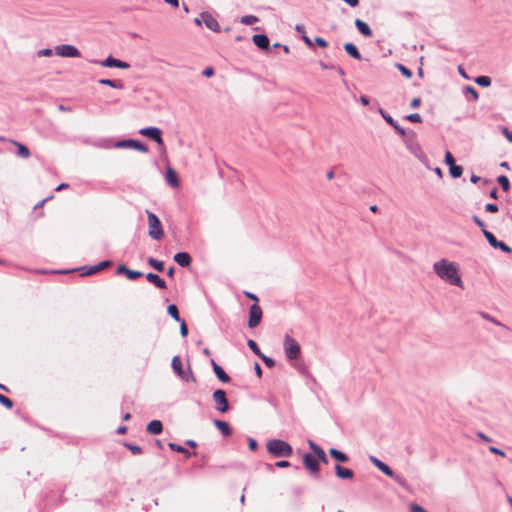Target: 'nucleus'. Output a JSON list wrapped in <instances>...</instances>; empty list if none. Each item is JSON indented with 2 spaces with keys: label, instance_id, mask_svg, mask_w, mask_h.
Returning <instances> with one entry per match:
<instances>
[{
  "label": "nucleus",
  "instance_id": "obj_10",
  "mask_svg": "<svg viewBox=\"0 0 512 512\" xmlns=\"http://www.w3.org/2000/svg\"><path fill=\"white\" fill-rule=\"evenodd\" d=\"M483 235L486 238V240L488 241V243L493 248L500 249L501 251H503L505 253H511L512 252V248L511 247H509L503 241L497 240L496 237L493 235V233H491L487 229H483Z\"/></svg>",
  "mask_w": 512,
  "mask_h": 512
},
{
  "label": "nucleus",
  "instance_id": "obj_30",
  "mask_svg": "<svg viewBox=\"0 0 512 512\" xmlns=\"http://www.w3.org/2000/svg\"><path fill=\"white\" fill-rule=\"evenodd\" d=\"M99 83L101 85H106L115 89H123L124 85L121 81L110 80V79H100Z\"/></svg>",
  "mask_w": 512,
  "mask_h": 512
},
{
  "label": "nucleus",
  "instance_id": "obj_24",
  "mask_svg": "<svg viewBox=\"0 0 512 512\" xmlns=\"http://www.w3.org/2000/svg\"><path fill=\"white\" fill-rule=\"evenodd\" d=\"M355 26L356 28L358 29V31L365 37H371L373 35L372 33V30L371 28L369 27V25L360 20V19H356L355 20Z\"/></svg>",
  "mask_w": 512,
  "mask_h": 512
},
{
  "label": "nucleus",
  "instance_id": "obj_21",
  "mask_svg": "<svg viewBox=\"0 0 512 512\" xmlns=\"http://www.w3.org/2000/svg\"><path fill=\"white\" fill-rule=\"evenodd\" d=\"M335 474L338 478L347 480L352 479L354 476V472L351 469L342 467L338 464L335 466Z\"/></svg>",
  "mask_w": 512,
  "mask_h": 512
},
{
  "label": "nucleus",
  "instance_id": "obj_38",
  "mask_svg": "<svg viewBox=\"0 0 512 512\" xmlns=\"http://www.w3.org/2000/svg\"><path fill=\"white\" fill-rule=\"evenodd\" d=\"M258 21V18L254 15H244L241 17L240 22L244 25H252Z\"/></svg>",
  "mask_w": 512,
  "mask_h": 512
},
{
  "label": "nucleus",
  "instance_id": "obj_9",
  "mask_svg": "<svg viewBox=\"0 0 512 512\" xmlns=\"http://www.w3.org/2000/svg\"><path fill=\"white\" fill-rule=\"evenodd\" d=\"M115 148H133L135 150H138L142 153H148L149 149L146 145L141 143L138 140L134 139H125V140H119L114 144Z\"/></svg>",
  "mask_w": 512,
  "mask_h": 512
},
{
  "label": "nucleus",
  "instance_id": "obj_39",
  "mask_svg": "<svg viewBox=\"0 0 512 512\" xmlns=\"http://www.w3.org/2000/svg\"><path fill=\"white\" fill-rule=\"evenodd\" d=\"M498 183L502 187L504 191H508L510 188V183L508 178L505 175H500L497 179Z\"/></svg>",
  "mask_w": 512,
  "mask_h": 512
},
{
  "label": "nucleus",
  "instance_id": "obj_43",
  "mask_svg": "<svg viewBox=\"0 0 512 512\" xmlns=\"http://www.w3.org/2000/svg\"><path fill=\"white\" fill-rule=\"evenodd\" d=\"M80 270H83L84 272L81 274L83 276H89L98 273L96 265L89 266V267H83Z\"/></svg>",
  "mask_w": 512,
  "mask_h": 512
},
{
  "label": "nucleus",
  "instance_id": "obj_49",
  "mask_svg": "<svg viewBox=\"0 0 512 512\" xmlns=\"http://www.w3.org/2000/svg\"><path fill=\"white\" fill-rule=\"evenodd\" d=\"M111 265H112V262L110 260H105V261H102V262L96 264V267H97L98 272H100Z\"/></svg>",
  "mask_w": 512,
  "mask_h": 512
},
{
  "label": "nucleus",
  "instance_id": "obj_11",
  "mask_svg": "<svg viewBox=\"0 0 512 512\" xmlns=\"http://www.w3.org/2000/svg\"><path fill=\"white\" fill-rule=\"evenodd\" d=\"M139 133L142 136L154 140L158 145H163L162 131L157 127H145L140 129Z\"/></svg>",
  "mask_w": 512,
  "mask_h": 512
},
{
  "label": "nucleus",
  "instance_id": "obj_42",
  "mask_svg": "<svg viewBox=\"0 0 512 512\" xmlns=\"http://www.w3.org/2000/svg\"><path fill=\"white\" fill-rule=\"evenodd\" d=\"M124 446L127 449H129L132 452V454H134V455H139L142 453V448L138 445L125 443Z\"/></svg>",
  "mask_w": 512,
  "mask_h": 512
},
{
  "label": "nucleus",
  "instance_id": "obj_52",
  "mask_svg": "<svg viewBox=\"0 0 512 512\" xmlns=\"http://www.w3.org/2000/svg\"><path fill=\"white\" fill-rule=\"evenodd\" d=\"M445 163H446L448 166L455 164L454 157L452 156V154H451L449 151H447V152L445 153Z\"/></svg>",
  "mask_w": 512,
  "mask_h": 512
},
{
  "label": "nucleus",
  "instance_id": "obj_6",
  "mask_svg": "<svg viewBox=\"0 0 512 512\" xmlns=\"http://www.w3.org/2000/svg\"><path fill=\"white\" fill-rule=\"evenodd\" d=\"M172 369L174 373L179 376L184 381H192L195 382L196 379L191 372L190 368H188V371H184L182 368V361L179 356H174L172 359Z\"/></svg>",
  "mask_w": 512,
  "mask_h": 512
},
{
  "label": "nucleus",
  "instance_id": "obj_20",
  "mask_svg": "<svg viewBox=\"0 0 512 512\" xmlns=\"http://www.w3.org/2000/svg\"><path fill=\"white\" fill-rule=\"evenodd\" d=\"M118 274H124L130 280H135L142 276V272L128 269L125 265H119L117 268Z\"/></svg>",
  "mask_w": 512,
  "mask_h": 512
},
{
  "label": "nucleus",
  "instance_id": "obj_25",
  "mask_svg": "<svg viewBox=\"0 0 512 512\" xmlns=\"http://www.w3.org/2000/svg\"><path fill=\"white\" fill-rule=\"evenodd\" d=\"M146 430L152 435H158L163 430L162 422L159 420H152L148 423Z\"/></svg>",
  "mask_w": 512,
  "mask_h": 512
},
{
  "label": "nucleus",
  "instance_id": "obj_18",
  "mask_svg": "<svg viewBox=\"0 0 512 512\" xmlns=\"http://www.w3.org/2000/svg\"><path fill=\"white\" fill-rule=\"evenodd\" d=\"M174 261L181 267H188L192 262V258L187 252H178L174 255Z\"/></svg>",
  "mask_w": 512,
  "mask_h": 512
},
{
  "label": "nucleus",
  "instance_id": "obj_16",
  "mask_svg": "<svg viewBox=\"0 0 512 512\" xmlns=\"http://www.w3.org/2000/svg\"><path fill=\"white\" fill-rule=\"evenodd\" d=\"M308 445L311 448V450L314 452L315 456L317 457L316 459L318 460V462H322L325 464L328 463V459H327V456H326L324 450L318 444H316L312 440H308Z\"/></svg>",
  "mask_w": 512,
  "mask_h": 512
},
{
  "label": "nucleus",
  "instance_id": "obj_47",
  "mask_svg": "<svg viewBox=\"0 0 512 512\" xmlns=\"http://www.w3.org/2000/svg\"><path fill=\"white\" fill-rule=\"evenodd\" d=\"M0 403L7 407L8 409H11L13 407V402L6 396L0 394Z\"/></svg>",
  "mask_w": 512,
  "mask_h": 512
},
{
  "label": "nucleus",
  "instance_id": "obj_62",
  "mask_svg": "<svg viewBox=\"0 0 512 512\" xmlns=\"http://www.w3.org/2000/svg\"><path fill=\"white\" fill-rule=\"evenodd\" d=\"M302 40L305 42L306 45L308 46H312L313 45V42L312 40L306 35H302Z\"/></svg>",
  "mask_w": 512,
  "mask_h": 512
},
{
  "label": "nucleus",
  "instance_id": "obj_59",
  "mask_svg": "<svg viewBox=\"0 0 512 512\" xmlns=\"http://www.w3.org/2000/svg\"><path fill=\"white\" fill-rule=\"evenodd\" d=\"M214 74V69L212 67H207L203 70V75L205 77H211Z\"/></svg>",
  "mask_w": 512,
  "mask_h": 512
},
{
  "label": "nucleus",
  "instance_id": "obj_3",
  "mask_svg": "<svg viewBox=\"0 0 512 512\" xmlns=\"http://www.w3.org/2000/svg\"><path fill=\"white\" fill-rule=\"evenodd\" d=\"M146 214L148 219V235L153 240H161L164 236V231L158 216L149 210H146Z\"/></svg>",
  "mask_w": 512,
  "mask_h": 512
},
{
  "label": "nucleus",
  "instance_id": "obj_33",
  "mask_svg": "<svg viewBox=\"0 0 512 512\" xmlns=\"http://www.w3.org/2000/svg\"><path fill=\"white\" fill-rule=\"evenodd\" d=\"M449 172L453 178H459L463 173V168L461 166L453 164L449 166Z\"/></svg>",
  "mask_w": 512,
  "mask_h": 512
},
{
  "label": "nucleus",
  "instance_id": "obj_60",
  "mask_svg": "<svg viewBox=\"0 0 512 512\" xmlns=\"http://www.w3.org/2000/svg\"><path fill=\"white\" fill-rule=\"evenodd\" d=\"M254 370H255L256 375H257L259 378H261V376H262V369H261V367H260L259 363H257V362L255 363V365H254Z\"/></svg>",
  "mask_w": 512,
  "mask_h": 512
},
{
  "label": "nucleus",
  "instance_id": "obj_5",
  "mask_svg": "<svg viewBox=\"0 0 512 512\" xmlns=\"http://www.w3.org/2000/svg\"><path fill=\"white\" fill-rule=\"evenodd\" d=\"M284 351L289 360L297 359L301 352L299 343L289 335L284 338Z\"/></svg>",
  "mask_w": 512,
  "mask_h": 512
},
{
  "label": "nucleus",
  "instance_id": "obj_57",
  "mask_svg": "<svg viewBox=\"0 0 512 512\" xmlns=\"http://www.w3.org/2000/svg\"><path fill=\"white\" fill-rule=\"evenodd\" d=\"M502 133L506 139L512 143V131H510L508 128H503Z\"/></svg>",
  "mask_w": 512,
  "mask_h": 512
},
{
  "label": "nucleus",
  "instance_id": "obj_40",
  "mask_svg": "<svg viewBox=\"0 0 512 512\" xmlns=\"http://www.w3.org/2000/svg\"><path fill=\"white\" fill-rule=\"evenodd\" d=\"M247 345L255 355H257L258 357L262 355L261 350L259 349L257 343L254 340H248Z\"/></svg>",
  "mask_w": 512,
  "mask_h": 512
},
{
  "label": "nucleus",
  "instance_id": "obj_14",
  "mask_svg": "<svg viewBox=\"0 0 512 512\" xmlns=\"http://www.w3.org/2000/svg\"><path fill=\"white\" fill-rule=\"evenodd\" d=\"M200 17L208 29H210L213 32L220 31V25L218 21L211 14L203 12L200 14Z\"/></svg>",
  "mask_w": 512,
  "mask_h": 512
},
{
  "label": "nucleus",
  "instance_id": "obj_31",
  "mask_svg": "<svg viewBox=\"0 0 512 512\" xmlns=\"http://www.w3.org/2000/svg\"><path fill=\"white\" fill-rule=\"evenodd\" d=\"M169 448L173 451H176V452H179V453H183L185 455L186 458H189L192 453L189 452L187 449H185L183 446L179 445V444H176V443H173V442H170L168 444Z\"/></svg>",
  "mask_w": 512,
  "mask_h": 512
},
{
  "label": "nucleus",
  "instance_id": "obj_32",
  "mask_svg": "<svg viewBox=\"0 0 512 512\" xmlns=\"http://www.w3.org/2000/svg\"><path fill=\"white\" fill-rule=\"evenodd\" d=\"M15 145L18 148V151H17L18 156H20L22 158H28L30 156V151L25 145L18 143V142H15Z\"/></svg>",
  "mask_w": 512,
  "mask_h": 512
},
{
  "label": "nucleus",
  "instance_id": "obj_35",
  "mask_svg": "<svg viewBox=\"0 0 512 512\" xmlns=\"http://www.w3.org/2000/svg\"><path fill=\"white\" fill-rule=\"evenodd\" d=\"M168 314L177 322L181 321L179 311L176 305L170 304L167 308Z\"/></svg>",
  "mask_w": 512,
  "mask_h": 512
},
{
  "label": "nucleus",
  "instance_id": "obj_4",
  "mask_svg": "<svg viewBox=\"0 0 512 512\" xmlns=\"http://www.w3.org/2000/svg\"><path fill=\"white\" fill-rule=\"evenodd\" d=\"M369 460L375 467H377L381 472H383L388 477L392 478L400 486L404 488L407 487L406 479L403 476L396 474L386 463H384L375 456H370Z\"/></svg>",
  "mask_w": 512,
  "mask_h": 512
},
{
  "label": "nucleus",
  "instance_id": "obj_54",
  "mask_svg": "<svg viewBox=\"0 0 512 512\" xmlns=\"http://www.w3.org/2000/svg\"><path fill=\"white\" fill-rule=\"evenodd\" d=\"M180 322V334L183 336V337H186L187 334H188V329H187V326H186V323L184 320H181L179 321Z\"/></svg>",
  "mask_w": 512,
  "mask_h": 512
},
{
  "label": "nucleus",
  "instance_id": "obj_46",
  "mask_svg": "<svg viewBox=\"0 0 512 512\" xmlns=\"http://www.w3.org/2000/svg\"><path fill=\"white\" fill-rule=\"evenodd\" d=\"M405 119L412 123H420L422 121V117L418 113L409 114Z\"/></svg>",
  "mask_w": 512,
  "mask_h": 512
},
{
  "label": "nucleus",
  "instance_id": "obj_17",
  "mask_svg": "<svg viewBox=\"0 0 512 512\" xmlns=\"http://www.w3.org/2000/svg\"><path fill=\"white\" fill-rule=\"evenodd\" d=\"M379 113L381 114V116L383 117V119L388 123L390 124L396 131L399 135L401 136H404L405 135V130L398 125L397 121H395L393 119V117H391L389 114H387L382 108L379 109Z\"/></svg>",
  "mask_w": 512,
  "mask_h": 512
},
{
  "label": "nucleus",
  "instance_id": "obj_23",
  "mask_svg": "<svg viewBox=\"0 0 512 512\" xmlns=\"http://www.w3.org/2000/svg\"><path fill=\"white\" fill-rule=\"evenodd\" d=\"M146 279L148 282L154 284L159 289H166L167 287L165 281L157 274H154L152 272L146 275Z\"/></svg>",
  "mask_w": 512,
  "mask_h": 512
},
{
  "label": "nucleus",
  "instance_id": "obj_13",
  "mask_svg": "<svg viewBox=\"0 0 512 512\" xmlns=\"http://www.w3.org/2000/svg\"><path fill=\"white\" fill-rule=\"evenodd\" d=\"M303 464L306 467V469H308L310 471V473L312 475H314V476L319 475V470H320L319 462L313 455H311L310 453H306L303 456Z\"/></svg>",
  "mask_w": 512,
  "mask_h": 512
},
{
  "label": "nucleus",
  "instance_id": "obj_56",
  "mask_svg": "<svg viewBox=\"0 0 512 512\" xmlns=\"http://www.w3.org/2000/svg\"><path fill=\"white\" fill-rule=\"evenodd\" d=\"M248 446L249 449L254 451L257 448V441L251 437H248Z\"/></svg>",
  "mask_w": 512,
  "mask_h": 512
},
{
  "label": "nucleus",
  "instance_id": "obj_50",
  "mask_svg": "<svg viewBox=\"0 0 512 512\" xmlns=\"http://www.w3.org/2000/svg\"><path fill=\"white\" fill-rule=\"evenodd\" d=\"M472 220L473 222L479 227L481 228V231L483 232V229H486L485 228V223L477 216V215H473L472 216Z\"/></svg>",
  "mask_w": 512,
  "mask_h": 512
},
{
  "label": "nucleus",
  "instance_id": "obj_1",
  "mask_svg": "<svg viewBox=\"0 0 512 512\" xmlns=\"http://www.w3.org/2000/svg\"><path fill=\"white\" fill-rule=\"evenodd\" d=\"M435 274L443 281L463 288V281L459 275V268L455 262L441 259L433 264Z\"/></svg>",
  "mask_w": 512,
  "mask_h": 512
},
{
  "label": "nucleus",
  "instance_id": "obj_51",
  "mask_svg": "<svg viewBox=\"0 0 512 512\" xmlns=\"http://www.w3.org/2000/svg\"><path fill=\"white\" fill-rule=\"evenodd\" d=\"M485 210L490 213H496L498 211V206L494 203H488L485 205Z\"/></svg>",
  "mask_w": 512,
  "mask_h": 512
},
{
  "label": "nucleus",
  "instance_id": "obj_2",
  "mask_svg": "<svg viewBox=\"0 0 512 512\" xmlns=\"http://www.w3.org/2000/svg\"><path fill=\"white\" fill-rule=\"evenodd\" d=\"M267 451L274 457H290L293 454L292 446L280 439H271L266 444Z\"/></svg>",
  "mask_w": 512,
  "mask_h": 512
},
{
  "label": "nucleus",
  "instance_id": "obj_41",
  "mask_svg": "<svg viewBox=\"0 0 512 512\" xmlns=\"http://www.w3.org/2000/svg\"><path fill=\"white\" fill-rule=\"evenodd\" d=\"M464 93L471 95V97L474 101H477L479 98V94H478L477 90L472 86H466L464 88Z\"/></svg>",
  "mask_w": 512,
  "mask_h": 512
},
{
  "label": "nucleus",
  "instance_id": "obj_34",
  "mask_svg": "<svg viewBox=\"0 0 512 512\" xmlns=\"http://www.w3.org/2000/svg\"><path fill=\"white\" fill-rule=\"evenodd\" d=\"M148 264L159 272H162L164 270V263L152 257L148 259Z\"/></svg>",
  "mask_w": 512,
  "mask_h": 512
},
{
  "label": "nucleus",
  "instance_id": "obj_58",
  "mask_svg": "<svg viewBox=\"0 0 512 512\" xmlns=\"http://www.w3.org/2000/svg\"><path fill=\"white\" fill-rule=\"evenodd\" d=\"M275 466L279 467V468H287V467L290 466V462H288L286 460H280V461L275 463Z\"/></svg>",
  "mask_w": 512,
  "mask_h": 512
},
{
  "label": "nucleus",
  "instance_id": "obj_55",
  "mask_svg": "<svg viewBox=\"0 0 512 512\" xmlns=\"http://www.w3.org/2000/svg\"><path fill=\"white\" fill-rule=\"evenodd\" d=\"M489 451H490L491 453H494V454L500 455V456H502V457H504V456H505V452H504L503 450H501V449H499V448H497V447H494V446L489 447Z\"/></svg>",
  "mask_w": 512,
  "mask_h": 512
},
{
  "label": "nucleus",
  "instance_id": "obj_8",
  "mask_svg": "<svg viewBox=\"0 0 512 512\" xmlns=\"http://www.w3.org/2000/svg\"><path fill=\"white\" fill-rule=\"evenodd\" d=\"M55 53L60 57L77 58L81 56V52L73 45L62 44L55 47Z\"/></svg>",
  "mask_w": 512,
  "mask_h": 512
},
{
  "label": "nucleus",
  "instance_id": "obj_63",
  "mask_svg": "<svg viewBox=\"0 0 512 512\" xmlns=\"http://www.w3.org/2000/svg\"><path fill=\"white\" fill-rule=\"evenodd\" d=\"M295 30L299 33H302V35L306 34L305 27L301 24H297L295 26Z\"/></svg>",
  "mask_w": 512,
  "mask_h": 512
},
{
  "label": "nucleus",
  "instance_id": "obj_28",
  "mask_svg": "<svg viewBox=\"0 0 512 512\" xmlns=\"http://www.w3.org/2000/svg\"><path fill=\"white\" fill-rule=\"evenodd\" d=\"M344 50L354 59L360 60L362 58L358 48L353 43H345Z\"/></svg>",
  "mask_w": 512,
  "mask_h": 512
},
{
  "label": "nucleus",
  "instance_id": "obj_61",
  "mask_svg": "<svg viewBox=\"0 0 512 512\" xmlns=\"http://www.w3.org/2000/svg\"><path fill=\"white\" fill-rule=\"evenodd\" d=\"M421 104V99L420 98H414L411 102V107L412 108H418Z\"/></svg>",
  "mask_w": 512,
  "mask_h": 512
},
{
  "label": "nucleus",
  "instance_id": "obj_22",
  "mask_svg": "<svg viewBox=\"0 0 512 512\" xmlns=\"http://www.w3.org/2000/svg\"><path fill=\"white\" fill-rule=\"evenodd\" d=\"M212 366L214 373L221 382L227 383L230 381L229 375L214 360H212Z\"/></svg>",
  "mask_w": 512,
  "mask_h": 512
},
{
  "label": "nucleus",
  "instance_id": "obj_44",
  "mask_svg": "<svg viewBox=\"0 0 512 512\" xmlns=\"http://www.w3.org/2000/svg\"><path fill=\"white\" fill-rule=\"evenodd\" d=\"M261 358V360L264 362V364L269 367V368H272L275 366V360L271 357H268L266 356L265 354L262 353V355L259 357Z\"/></svg>",
  "mask_w": 512,
  "mask_h": 512
},
{
  "label": "nucleus",
  "instance_id": "obj_64",
  "mask_svg": "<svg viewBox=\"0 0 512 512\" xmlns=\"http://www.w3.org/2000/svg\"><path fill=\"white\" fill-rule=\"evenodd\" d=\"M477 436L485 442H490L491 439L482 432H478Z\"/></svg>",
  "mask_w": 512,
  "mask_h": 512
},
{
  "label": "nucleus",
  "instance_id": "obj_12",
  "mask_svg": "<svg viewBox=\"0 0 512 512\" xmlns=\"http://www.w3.org/2000/svg\"><path fill=\"white\" fill-rule=\"evenodd\" d=\"M262 319V310L258 304H253L249 308L248 326L255 328Z\"/></svg>",
  "mask_w": 512,
  "mask_h": 512
},
{
  "label": "nucleus",
  "instance_id": "obj_27",
  "mask_svg": "<svg viewBox=\"0 0 512 512\" xmlns=\"http://www.w3.org/2000/svg\"><path fill=\"white\" fill-rule=\"evenodd\" d=\"M329 454L331 455V457H333L335 460L341 463H346L349 460V457L345 453L336 448H330Z\"/></svg>",
  "mask_w": 512,
  "mask_h": 512
},
{
  "label": "nucleus",
  "instance_id": "obj_36",
  "mask_svg": "<svg viewBox=\"0 0 512 512\" xmlns=\"http://www.w3.org/2000/svg\"><path fill=\"white\" fill-rule=\"evenodd\" d=\"M480 316L483 319L493 323L494 325H497V326H500V327H505V325L502 322H500L499 320H497L496 318H494L493 316H491L490 314H488L486 312H480Z\"/></svg>",
  "mask_w": 512,
  "mask_h": 512
},
{
  "label": "nucleus",
  "instance_id": "obj_29",
  "mask_svg": "<svg viewBox=\"0 0 512 512\" xmlns=\"http://www.w3.org/2000/svg\"><path fill=\"white\" fill-rule=\"evenodd\" d=\"M166 181L172 187L179 186L178 176H177L176 172L171 168H169L166 172Z\"/></svg>",
  "mask_w": 512,
  "mask_h": 512
},
{
  "label": "nucleus",
  "instance_id": "obj_7",
  "mask_svg": "<svg viewBox=\"0 0 512 512\" xmlns=\"http://www.w3.org/2000/svg\"><path fill=\"white\" fill-rule=\"evenodd\" d=\"M212 397L215 402V409L217 411L220 413H226L229 410V403L226 397V392L224 390H215Z\"/></svg>",
  "mask_w": 512,
  "mask_h": 512
},
{
  "label": "nucleus",
  "instance_id": "obj_53",
  "mask_svg": "<svg viewBox=\"0 0 512 512\" xmlns=\"http://www.w3.org/2000/svg\"><path fill=\"white\" fill-rule=\"evenodd\" d=\"M314 42L320 46L321 48H326L328 46V43L325 39H323L322 37H316L314 39Z\"/></svg>",
  "mask_w": 512,
  "mask_h": 512
},
{
  "label": "nucleus",
  "instance_id": "obj_45",
  "mask_svg": "<svg viewBox=\"0 0 512 512\" xmlns=\"http://www.w3.org/2000/svg\"><path fill=\"white\" fill-rule=\"evenodd\" d=\"M397 68L402 73V75H404L406 78L412 77V71L409 68H407L406 66H404L402 64H397Z\"/></svg>",
  "mask_w": 512,
  "mask_h": 512
},
{
  "label": "nucleus",
  "instance_id": "obj_26",
  "mask_svg": "<svg viewBox=\"0 0 512 512\" xmlns=\"http://www.w3.org/2000/svg\"><path fill=\"white\" fill-rule=\"evenodd\" d=\"M213 423L220 430L223 436H230L232 434V429L225 421L214 420Z\"/></svg>",
  "mask_w": 512,
  "mask_h": 512
},
{
  "label": "nucleus",
  "instance_id": "obj_19",
  "mask_svg": "<svg viewBox=\"0 0 512 512\" xmlns=\"http://www.w3.org/2000/svg\"><path fill=\"white\" fill-rule=\"evenodd\" d=\"M254 44L262 50L269 49V38L265 34H256L252 37Z\"/></svg>",
  "mask_w": 512,
  "mask_h": 512
},
{
  "label": "nucleus",
  "instance_id": "obj_48",
  "mask_svg": "<svg viewBox=\"0 0 512 512\" xmlns=\"http://www.w3.org/2000/svg\"><path fill=\"white\" fill-rule=\"evenodd\" d=\"M40 57H50L53 55V51L50 48L41 49L37 52Z\"/></svg>",
  "mask_w": 512,
  "mask_h": 512
},
{
  "label": "nucleus",
  "instance_id": "obj_15",
  "mask_svg": "<svg viewBox=\"0 0 512 512\" xmlns=\"http://www.w3.org/2000/svg\"><path fill=\"white\" fill-rule=\"evenodd\" d=\"M100 64L103 67H116L120 69H128L130 67L129 63L116 59L113 56H108Z\"/></svg>",
  "mask_w": 512,
  "mask_h": 512
},
{
  "label": "nucleus",
  "instance_id": "obj_37",
  "mask_svg": "<svg viewBox=\"0 0 512 512\" xmlns=\"http://www.w3.org/2000/svg\"><path fill=\"white\" fill-rule=\"evenodd\" d=\"M475 82L482 87H489L491 85V79L488 76H478L475 78Z\"/></svg>",
  "mask_w": 512,
  "mask_h": 512
}]
</instances>
